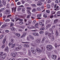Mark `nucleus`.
Wrapping results in <instances>:
<instances>
[{
    "instance_id": "nucleus-40",
    "label": "nucleus",
    "mask_w": 60,
    "mask_h": 60,
    "mask_svg": "<svg viewBox=\"0 0 60 60\" xmlns=\"http://www.w3.org/2000/svg\"><path fill=\"white\" fill-rule=\"evenodd\" d=\"M13 44L11 43V42H10L9 44V46L10 47H11V45H12Z\"/></svg>"
},
{
    "instance_id": "nucleus-52",
    "label": "nucleus",
    "mask_w": 60,
    "mask_h": 60,
    "mask_svg": "<svg viewBox=\"0 0 60 60\" xmlns=\"http://www.w3.org/2000/svg\"><path fill=\"white\" fill-rule=\"evenodd\" d=\"M19 24H20V25H22V24H23V22H19Z\"/></svg>"
},
{
    "instance_id": "nucleus-22",
    "label": "nucleus",
    "mask_w": 60,
    "mask_h": 60,
    "mask_svg": "<svg viewBox=\"0 0 60 60\" xmlns=\"http://www.w3.org/2000/svg\"><path fill=\"white\" fill-rule=\"evenodd\" d=\"M50 20H47L46 21L45 24H47L49 23H50Z\"/></svg>"
},
{
    "instance_id": "nucleus-18",
    "label": "nucleus",
    "mask_w": 60,
    "mask_h": 60,
    "mask_svg": "<svg viewBox=\"0 0 60 60\" xmlns=\"http://www.w3.org/2000/svg\"><path fill=\"white\" fill-rule=\"evenodd\" d=\"M24 47H25V48H29V45L28 44H24Z\"/></svg>"
},
{
    "instance_id": "nucleus-12",
    "label": "nucleus",
    "mask_w": 60,
    "mask_h": 60,
    "mask_svg": "<svg viewBox=\"0 0 60 60\" xmlns=\"http://www.w3.org/2000/svg\"><path fill=\"white\" fill-rule=\"evenodd\" d=\"M31 50L33 54H35V50L34 49L31 48Z\"/></svg>"
},
{
    "instance_id": "nucleus-45",
    "label": "nucleus",
    "mask_w": 60,
    "mask_h": 60,
    "mask_svg": "<svg viewBox=\"0 0 60 60\" xmlns=\"http://www.w3.org/2000/svg\"><path fill=\"white\" fill-rule=\"evenodd\" d=\"M9 30H6L5 31V32L6 33H9Z\"/></svg>"
},
{
    "instance_id": "nucleus-27",
    "label": "nucleus",
    "mask_w": 60,
    "mask_h": 60,
    "mask_svg": "<svg viewBox=\"0 0 60 60\" xmlns=\"http://www.w3.org/2000/svg\"><path fill=\"white\" fill-rule=\"evenodd\" d=\"M6 38H4V40H3V44H4V43H5V41H6Z\"/></svg>"
},
{
    "instance_id": "nucleus-20",
    "label": "nucleus",
    "mask_w": 60,
    "mask_h": 60,
    "mask_svg": "<svg viewBox=\"0 0 60 60\" xmlns=\"http://www.w3.org/2000/svg\"><path fill=\"white\" fill-rule=\"evenodd\" d=\"M38 25H39V24H38V23H36L35 26V27H36V28H38Z\"/></svg>"
},
{
    "instance_id": "nucleus-63",
    "label": "nucleus",
    "mask_w": 60,
    "mask_h": 60,
    "mask_svg": "<svg viewBox=\"0 0 60 60\" xmlns=\"http://www.w3.org/2000/svg\"><path fill=\"white\" fill-rule=\"evenodd\" d=\"M39 23L40 25H42V22H40Z\"/></svg>"
},
{
    "instance_id": "nucleus-51",
    "label": "nucleus",
    "mask_w": 60,
    "mask_h": 60,
    "mask_svg": "<svg viewBox=\"0 0 60 60\" xmlns=\"http://www.w3.org/2000/svg\"><path fill=\"white\" fill-rule=\"evenodd\" d=\"M18 47L19 48L20 50V49H22V46H20V45Z\"/></svg>"
},
{
    "instance_id": "nucleus-30",
    "label": "nucleus",
    "mask_w": 60,
    "mask_h": 60,
    "mask_svg": "<svg viewBox=\"0 0 60 60\" xmlns=\"http://www.w3.org/2000/svg\"><path fill=\"white\" fill-rule=\"evenodd\" d=\"M49 30L51 32H52V33H53V29L52 28H50L49 29Z\"/></svg>"
},
{
    "instance_id": "nucleus-34",
    "label": "nucleus",
    "mask_w": 60,
    "mask_h": 60,
    "mask_svg": "<svg viewBox=\"0 0 60 60\" xmlns=\"http://www.w3.org/2000/svg\"><path fill=\"white\" fill-rule=\"evenodd\" d=\"M31 6H32V7H36V5L34 4H33L31 5Z\"/></svg>"
},
{
    "instance_id": "nucleus-39",
    "label": "nucleus",
    "mask_w": 60,
    "mask_h": 60,
    "mask_svg": "<svg viewBox=\"0 0 60 60\" xmlns=\"http://www.w3.org/2000/svg\"><path fill=\"white\" fill-rule=\"evenodd\" d=\"M37 16L38 17H41V15L40 14L37 15Z\"/></svg>"
},
{
    "instance_id": "nucleus-60",
    "label": "nucleus",
    "mask_w": 60,
    "mask_h": 60,
    "mask_svg": "<svg viewBox=\"0 0 60 60\" xmlns=\"http://www.w3.org/2000/svg\"><path fill=\"white\" fill-rule=\"evenodd\" d=\"M54 46L56 48L57 47V44H56V43L55 44Z\"/></svg>"
},
{
    "instance_id": "nucleus-49",
    "label": "nucleus",
    "mask_w": 60,
    "mask_h": 60,
    "mask_svg": "<svg viewBox=\"0 0 60 60\" xmlns=\"http://www.w3.org/2000/svg\"><path fill=\"white\" fill-rule=\"evenodd\" d=\"M55 2L56 4H57L59 3V1L57 0H56L55 1Z\"/></svg>"
},
{
    "instance_id": "nucleus-21",
    "label": "nucleus",
    "mask_w": 60,
    "mask_h": 60,
    "mask_svg": "<svg viewBox=\"0 0 60 60\" xmlns=\"http://www.w3.org/2000/svg\"><path fill=\"white\" fill-rule=\"evenodd\" d=\"M51 26V25L50 24H48L47 26L46 27V29H48V28H49Z\"/></svg>"
},
{
    "instance_id": "nucleus-44",
    "label": "nucleus",
    "mask_w": 60,
    "mask_h": 60,
    "mask_svg": "<svg viewBox=\"0 0 60 60\" xmlns=\"http://www.w3.org/2000/svg\"><path fill=\"white\" fill-rule=\"evenodd\" d=\"M47 6L49 9H50V5L49 4L47 5Z\"/></svg>"
},
{
    "instance_id": "nucleus-31",
    "label": "nucleus",
    "mask_w": 60,
    "mask_h": 60,
    "mask_svg": "<svg viewBox=\"0 0 60 60\" xmlns=\"http://www.w3.org/2000/svg\"><path fill=\"white\" fill-rule=\"evenodd\" d=\"M27 22L28 24H31V21L30 20H29Z\"/></svg>"
},
{
    "instance_id": "nucleus-56",
    "label": "nucleus",
    "mask_w": 60,
    "mask_h": 60,
    "mask_svg": "<svg viewBox=\"0 0 60 60\" xmlns=\"http://www.w3.org/2000/svg\"><path fill=\"white\" fill-rule=\"evenodd\" d=\"M56 14H60V11H58L57 13Z\"/></svg>"
},
{
    "instance_id": "nucleus-29",
    "label": "nucleus",
    "mask_w": 60,
    "mask_h": 60,
    "mask_svg": "<svg viewBox=\"0 0 60 60\" xmlns=\"http://www.w3.org/2000/svg\"><path fill=\"white\" fill-rule=\"evenodd\" d=\"M6 26V25H3L1 27L2 28H4Z\"/></svg>"
},
{
    "instance_id": "nucleus-15",
    "label": "nucleus",
    "mask_w": 60,
    "mask_h": 60,
    "mask_svg": "<svg viewBox=\"0 0 60 60\" xmlns=\"http://www.w3.org/2000/svg\"><path fill=\"white\" fill-rule=\"evenodd\" d=\"M45 40H46V38L45 37H44L41 41V43L43 44L44 43V42L45 41Z\"/></svg>"
},
{
    "instance_id": "nucleus-25",
    "label": "nucleus",
    "mask_w": 60,
    "mask_h": 60,
    "mask_svg": "<svg viewBox=\"0 0 60 60\" xmlns=\"http://www.w3.org/2000/svg\"><path fill=\"white\" fill-rule=\"evenodd\" d=\"M15 35L16 36H17L18 37H19L20 36V34L18 33H15Z\"/></svg>"
},
{
    "instance_id": "nucleus-46",
    "label": "nucleus",
    "mask_w": 60,
    "mask_h": 60,
    "mask_svg": "<svg viewBox=\"0 0 60 60\" xmlns=\"http://www.w3.org/2000/svg\"><path fill=\"white\" fill-rule=\"evenodd\" d=\"M35 36H39V34L37 33H35Z\"/></svg>"
},
{
    "instance_id": "nucleus-9",
    "label": "nucleus",
    "mask_w": 60,
    "mask_h": 60,
    "mask_svg": "<svg viewBox=\"0 0 60 60\" xmlns=\"http://www.w3.org/2000/svg\"><path fill=\"white\" fill-rule=\"evenodd\" d=\"M6 11V12L5 13L7 15V14H10L11 12H10V11L8 9Z\"/></svg>"
},
{
    "instance_id": "nucleus-54",
    "label": "nucleus",
    "mask_w": 60,
    "mask_h": 60,
    "mask_svg": "<svg viewBox=\"0 0 60 60\" xmlns=\"http://www.w3.org/2000/svg\"><path fill=\"white\" fill-rule=\"evenodd\" d=\"M37 10H38V11H41V8H40L39 7L38 8H37Z\"/></svg>"
},
{
    "instance_id": "nucleus-16",
    "label": "nucleus",
    "mask_w": 60,
    "mask_h": 60,
    "mask_svg": "<svg viewBox=\"0 0 60 60\" xmlns=\"http://www.w3.org/2000/svg\"><path fill=\"white\" fill-rule=\"evenodd\" d=\"M30 41H34V38L32 36H31L30 38Z\"/></svg>"
},
{
    "instance_id": "nucleus-50",
    "label": "nucleus",
    "mask_w": 60,
    "mask_h": 60,
    "mask_svg": "<svg viewBox=\"0 0 60 60\" xmlns=\"http://www.w3.org/2000/svg\"><path fill=\"white\" fill-rule=\"evenodd\" d=\"M10 21V20L9 19H7L5 20V22H9V21Z\"/></svg>"
},
{
    "instance_id": "nucleus-7",
    "label": "nucleus",
    "mask_w": 60,
    "mask_h": 60,
    "mask_svg": "<svg viewBox=\"0 0 60 60\" xmlns=\"http://www.w3.org/2000/svg\"><path fill=\"white\" fill-rule=\"evenodd\" d=\"M35 41L37 43H40L41 42V40L39 39H37L35 40Z\"/></svg>"
},
{
    "instance_id": "nucleus-43",
    "label": "nucleus",
    "mask_w": 60,
    "mask_h": 60,
    "mask_svg": "<svg viewBox=\"0 0 60 60\" xmlns=\"http://www.w3.org/2000/svg\"><path fill=\"white\" fill-rule=\"evenodd\" d=\"M46 12L48 13H50V11L49 10H46Z\"/></svg>"
},
{
    "instance_id": "nucleus-41",
    "label": "nucleus",
    "mask_w": 60,
    "mask_h": 60,
    "mask_svg": "<svg viewBox=\"0 0 60 60\" xmlns=\"http://www.w3.org/2000/svg\"><path fill=\"white\" fill-rule=\"evenodd\" d=\"M45 29V28L44 27L41 28L40 29V30L41 31H43Z\"/></svg>"
},
{
    "instance_id": "nucleus-2",
    "label": "nucleus",
    "mask_w": 60,
    "mask_h": 60,
    "mask_svg": "<svg viewBox=\"0 0 60 60\" xmlns=\"http://www.w3.org/2000/svg\"><path fill=\"white\" fill-rule=\"evenodd\" d=\"M3 52H0V56L2 59H5V57H6V53H5L3 54Z\"/></svg>"
},
{
    "instance_id": "nucleus-17",
    "label": "nucleus",
    "mask_w": 60,
    "mask_h": 60,
    "mask_svg": "<svg viewBox=\"0 0 60 60\" xmlns=\"http://www.w3.org/2000/svg\"><path fill=\"white\" fill-rule=\"evenodd\" d=\"M58 21V19H56L54 20V24H56L57 22Z\"/></svg>"
},
{
    "instance_id": "nucleus-35",
    "label": "nucleus",
    "mask_w": 60,
    "mask_h": 60,
    "mask_svg": "<svg viewBox=\"0 0 60 60\" xmlns=\"http://www.w3.org/2000/svg\"><path fill=\"white\" fill-rule=\"evenodd\" d=\"M15 50L16 51H19V50H20L18 47L16 48H15Z\"/></svg>"
},
{
    "instance_id": "nucleus-48",
    "label": "nucleus",
    "mask_w": 60,
    "mask_h": 60,
    "mask_svg": "<svg viewBox=\"0 0 60 60\" xmlns=\"http://www.w3.org/2000/svg\"><path fill=\"white\" fill-rule=\"evenodd\" d=\"M3 6V5L2 4H0V9Z\"/></svg>"
},
{
    "instance_id": "nucleus-6",
    "label": "nucleus",
    "mask_w": 60,
    "mask_h": 60,
    "mask_svg": "<svg viewBox=\"0 0 60 60\" xmlns=\"http://www.w3.org/2000/svg\"><path fill=\"white\" fill-rule=\"evenodd\" d=\"M54 6V8L55 9L56 8V9L57 10H60V8H59L58 6H57V4H55Z\"/></svg>"
},
{
    "instance_id": "nucleus-23",
    "label": "nucleus",
    "mask_w": 60,
    "mask_h": 60,
    "mask_svg": "<svg viewBox=\"0 0 60 60\" xmlns=\"http://www.w3.org/2000/svg\"><path fill=\"white\" fill-rule=\"evenodd\" d=\"M47 13H45L43 15V16L44 18H46L47 17Z\"/></svg>"
},
{
    "instance_id": "nucleus-10",
    "label": "nucleus",
    "mask_w": 60,
    "mask_h": 60,
    "mask_svg": "<svg viewBox=\"0 0 60 60\" xmlns=\"http://www.w3.org/2000/svg\"><path fill=\"white\" fill-rule=\"evenodd\" d=\"M4 51L5 52H9V48H8V47H6L5 49L4 50Z\"/></svg>"
},
{
    "instance_id": "nucleus-59",
    "label": "nucleus",
    "mask_w": 60,
    "mask_h": 60,
    "mask_svg": "<svg viewBox=\"0 0 60 60\" xmlns=\"http://www.w3.org/2000/svg\"><path fill=\"white\" fill-rule=\"evenodd\" d=\"M27 9H28V10H31V8L30 7H27Z\"/></svg>"
},
{
    "instance_id": "nucleus-55",
    "label": "nucleus",
    "mask_w": 60,
    "mask_h": 60,
    "mask_svg": "<svg viewBox=\"0 0 60 60\" xmlns=\"http://www.w3.org/2000/svg\"><path fill=\"white\" fill-rule=\"evenodd\" d=\"M14 25V24H13V23H11V24H10V26H13Z\"/></svg>"
},
{
    "instance_id": "nucleus-4",
    "label": "nucleus",
    "mask_w": 60,
    "mask_h": 60,
    "mask_svg": "<svg viewBox=\"0 0 60 60\" xmlns=\"http://www.w3.org/2000/svg\"><path fill=\"white\" fill-rule=\"evenodd\" d=\"M45 36L48 35V37H49V38H51V37H53L52 35L51 34V33H49V32L48 31H46L45 32Z\"/></svg>"
},
{
    "instance_id": "nucleus-32",
    "label": "nucleus",
    "mask_w": 60,
    "mask_h": 60,
    "mask_svg": "<svg viewBox=\"0 0 60 60\" xmlns=\"http://www.w3.org/2000/svg\"><path fill=\"white\" fill-rule=\"evenodd\" d=\"M36 11V9H34L32 10V12H34L35 11Z\"/></svg>"
},
{
    "instance_id": "nucleus-53",
    "label": "nucleus",
    "mask_w": 60,
    "mask_h": 60,
    "mask_svg": "<svg viewBox=\"0 0 60 60\" xmlns=\"http://www.w3.org/2000/svg\"><path fill=\"white\" fill-rule=\"evenodd\" d=\"M39 33L40 34H43V31H41L39 32Z\"/></svg>"
},
{
    "instance_id": "nucleus-3",
    "label": "nucleus",
    "mask_w": 60,
    "mask_h": 60,
    "mask_svg": "<svg viewBox=\"0 0 60 60\" xmlns=\"http://www.w3.org/2000/svg\"><path fill=\"white\" fill-rule=\"evenodd\" d=\"M16 17L15 18V19L16 20H15V21H17L19 20V21H21V22H22V21H23V19H21L19 18H21V16L20 15H16L15 16Z\"/></svg>"
},
{
    "instance_id": "nucleus-64",
    "label": "nucleus",
    "mask_w": 60,
    "mask_h": 60,
    "mask_svg": "<svg viewBox=\"0 0 60 60\" xmlns=\"http://www.w3.org/2000/svg\"><path fill=\"white\" fill-rule=\"evenodd\" d=\"M25 11V9L22 8V11H23V12Z\"/></svg>"
},
{
    "instance_id": "nucleus-26",
    "label": "nucleus",
    "mask_w": 60,
    "mask_h": 60,
    "mask_svg": "<svg viewBox=\"0 0 60 60\" xmlns=\"http://www.w3.org/2000/svg\"><path fill=\"white\" fill-rule=\"evenodd\" d=\"M56 36H57L58 35V32L57 31V30H56Z\"/></svg>"
},
{
    "instance_id": "nucleus-47",
    "label": "nucleus",
    "mask_w": 60,
    "mask_h": 60,
    "mask_svg": "<svg viewBox=\"0 0 60 60\" xmlns=\"http://www.w3.org/2000/svg\"><path fill=\"white\" fill-rule=\"evenodd\" d=\"M11 30L12 31H13V30H15V28L14 27H12V28H11Z\"/></svg>"
},
{
    "instance_id": "nucleus-24",
    "label": "nucleus",
    "mask_w": 60,
    "mask_h": 60,
    "mask_svg": "<svg viewBox=\"0 0 60 60\" xmlns=\"http://www.w3.org/2000/svg\"><path fill=\"white\" fill-rule=\"evenodd\" d=\"M2 2L3 5H4V6H5L6 5V1H4V0H3V1Z\"/></svg>"
},
{
    "instance_id": "nucleus-13",
    "label": "nucleus",
    "mask_w": 60,
    "mask_h": 60,
    "mask_svg": "<svg viewBox=\"0 0 60 60\" xmlns=\"http://www.w3.org/2000/svg\"><path fill=\"white\" fill-rule=\"evenodd\" d=\"M27 14H28V15H31V14H32L31 12L30 11H29V10H27Z\"/></svg>"
},
{
    "instance_id": "nucleus-62",
    "label": "nucleus",
    "mask_w": 60,
    "mask_h": 60,
    "mask_svg": "<svg viewBox=\"0 0 60 60\" xmlns=\"http://www.w3.org/2000/svg\"><path fill=\"white\" fill-rule=\"evenodd\" d=\"M11 15H8L7 16L8 18H9V17H11Z\"/></svg>"
},
{
    "instance_id": "nucleus-57",
    "label": "nucleus",
    "mask_w": 60,
    "mask_h": 60,
    "mask_svg": "<svg viewBox=\"0 0 60 60\" xmlns=\"http://www.w3.org/2000/svg\"><path fill=\"white\" fill-rule=\"evenodd\" d=\"M18 31L19 32H22V30L21 29H19L18 30Z\"/></svg>"
},
{
    "instance_id": "nucleus-36",
    "label": "nucleus",
    "mask_w": 60,
    "mask_h": 60,
    "mask_svg": "<svg viewBox=\"0 0 60 60\" xmlns=\"http://www.w3.org/2000/svg\"><path fill=\"white\" fill-rule=\"evenodd\" d=\"M16 45L15 44H13L12 46V47L11 48L12 49H13V48H14L15 47V46Z\"/></svg>"
},
{
    "instance_id": "nucleus-33",
    "label": "nucleus",
    "mask_w": 60,
    "mask_h": 60,
    "mask_svg": "<svg viewBox=\"0 0 60 60\" xmlns=\"http://www.w3.org/2000/svg\"><path fill=\"white\" fill-rule=\"evenodd\" d=\"M55 12L54 11H52L51 12V14H55Z\"/></svg>"
},
{
    "instance_id": "nucleus-61",
    "label": "nucleus",
    "mask_w": 60,
    "mask_h": 60,
    "mask_svg": "<svg viewBox=\"0 0 60 60\" xmlns=\"http://www.w3.org/2000/svg\"><path fill=\"white\" fill-rule=\"evenodd\" d=\"M24 5L25 6H28V4L27 3H26Z\"/></svg>"
},
{
    "instance_id": "nucleus-58",
    "label": "nucleus",
    "mask_w": 60,
    "mask_h": 60,
    "mask_svg": "<svg viewBox=\"0 0 60 60\" xmlns=\"http://www.w3.org/2000/svg\"><path fill=\"white\" fill-rule=\"evenodd\" d=\"M30 15L27 16V19H29V18H30Z\"/></svg>"
},
{
    "instance_id": "nucleus-28",
    "label": "nucleus",
    "mask_w": 60,
    "mask_h": 60,
    "mask_svg": "<svg viewBox=\"0 0 60 60\" xmlns=\"http://www.w3.org/2000/svg\"><path fill=\"white\" fill-rule=\"evenodd\" d=\"M41 4H42V3L41 2H40L37 4V5H38V6H40V5H41Z\"/></svg>"
},
{
    "instance_id": "nucleus-11",
    "label": "nucleus",
    "mask_w": 60,
    "mask_h": 60,
    "mask_svg": "<svg viewBox=\"0 0 60 60\" xmlns=\"http://www.w3.org/2000/svg\"><path fill=\"white\" fill-rule=\"evenodd\" d=\"M36 51H37V52H39L41 53V50L39 48L36 49Z\"/></svg>"
},
{
    "instance_id": "nucleus-8",
    "label": "nucleus",
    "mask_w": 60,
    "mask_h": 60,
    "mask_svg": "<svg viewBox=\"0 0 60 60\" xmlns=\"http://www.w3.org/2000/svg\"><path fill=\"white\" fill-rule=\"evenodd\" d=\"M27 55L29 57H30L31 56V51L30 50L28 51Z\"/></svg>"
},
{
    "instance_id": "nucleus-19",
    "label": "nucleus",
    "mask_w": 60,
    "mask_h": 60,
    "mask_svg": "<svg viewBox=\"0 0 60 60\" xmlns=\"http://www.w3.org/2000/svg\"><path fill=\"white\" fill-rule=\"evenodd\" d=\"M14 12H16V8H12V12H13V11H14Z\"/></svg>"
},
{
    "instance_id": "nucleus-42",
    "label": "nucleus",
    "mask_w": 60,
    "mask_h": 60,
    "mask_svg": "<svg viewBox=\"0 0 60 60\" xmlns=\"http://www.w3.org/2000/svg\"><path fill=\"white\" fill-rule=\"evenodd\" d=\"M4 47H5V45L4 44L2 46L1 48L3 49L4 48Z\"/></svg>"
},
{
    "instance_id": "nucleus-37",
    "label": "nucleus",
    "mask_w": 60,
    "mask_h": 60,
    "mask_svg": "<svg viewBox=\"0 0 60 60\" xmlns=\"http://www.w3.org/2000/svg\"><path fill=\"white\" fill-rule=\"evenodd\" d=\"M27 40L28 41H30V38H29V37H27Z\"/></svg>"
},
{
    "instance_id": "nucleus-1",
    "label": "nucleus",
    "mask_w": 60,
    "mask_h": 60,
    "mask_svg": "<svg viewBox=\"0 0 60 60\" xmlns=\"http://www.w3.org/2000/svg\"><path fill=\"white\" fill-rule=\"evenodd\" d=\"M11 55L14 57H16V56H18V57L20 56V55L19 54V53H18L17 52H14L13 53H11Z\"/></svg>"
},
{
    "instance_id": "nucleus-14",
    "label": "nucleus",
    "mask_w": 60,
    "mask_h": 60,
    "mask_svg": "<svg viewBox=\"0 0 60 60\" xmlns=\"http://www.w3.org/2000/svg\"><path fill=\"white\" fill-rule=\"evenodd\" d=\"M57 57V56L55 55H52V58L53 59H55L56 58V57Z\"/></svg>"
},
{
    "instance_id": "nucleus-5",
    "label": "nucleus",
    "mask_w": 60,
    "mask_h": 60,
    "mask_svg": "<svg viewBox=\"0 0 60 60\" xmlns=\"http://www.w3.org/2000/svg\"><path fill=\"white\" fill-rule=\"evenodd\" d=\"M46 48L48 50H51L52 49V46L51 45H48L46 47Z\"/></svg>"
},
{
    "instance_id": "nucleus-38",
    "label": "nucleus",
    "mask_w": 60,
    "mask_h": 60,
    "mask_svg": "<svg viewBox=\"0 0 60 60\" xmlns=\"http://www.w3.org/2000/svg\"><path fill=\"white\" fill-rule=\"evenodd\" d=\"M40 47L42 49H43V48L44 47V45H40Z\"/></svg>"
}]
</instances>
